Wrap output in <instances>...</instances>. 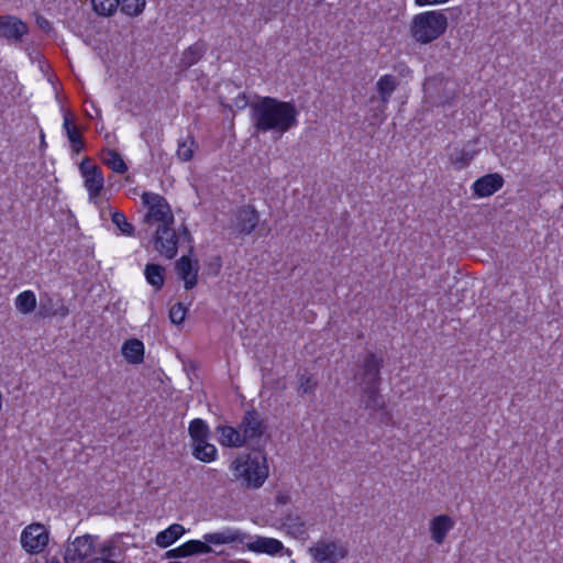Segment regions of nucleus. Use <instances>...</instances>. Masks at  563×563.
Returning <instances> with one entry per match:
<instances>
[{"label":"nucleus","instance_id":"nucleus-40","mask_svg":"<svg viewBox=\"0 0 563 563\" xmlns=\"http://www.w3.org/2000/svg\"><path fill=\"white\" fill-rule=\"evenodd\" d=\"M316 385L317 383L311 376H302L299 389L302 394H311L314 391Z\"/></svg>","mask_w":563,"mask_h":563},{"label":"nucleus","instance_id":"nucleus-15","mask_svg":"<svg viewBox=\"0 0 563 563\" xmlns=\"http://www.w3.org/2000/svg\"><path fill=\"white\" fill-rule=\"evenodd\" d=\"M503 186V176L498 173H492L476 179L472 185V190L475 197L486 198L500 190Z\"/></svg>","mask_w":563,"mask_h":563},{"label":"nucleus","instance_id":"nucleus-44","mask_svg":"<svg viewBox=\"0 0 563 563\" xmlns=\"http://www.w3.org/2000/svg\"><path fill=\"white\" fill-rule=\"evenodd\" d=\"M277 500H278L279 504H286L287 503V497L286 496H278Z\"/></svg>","mask_w":563,"mask_h":563},{"label":"nucleus","instance_id":"nucleus-26","mask_svg":"<svg viewBox=\"0 0 563 563\" xmlns=\"http://www.w3.org/2000/svg\"><path fill=\"white\" fill-rule=\"evenodd\" d=\"M185 533V528L179 523H173L157 533L155 542L159 548H167L176 542Z\"/></svg>","mask_w":563,"mask_h":563},{"label":"nucleus","instance_id":"nucleus-3","mask_svg":"<svg viewBox=\"0 0 563 563\" xmlns=\"http://www.w3.org/2000/svg\"><path fill=\"white\" fill-rule=\"evenodd\" d=\"M235 481L247 488L257 489L264 485L269 475L267 455L257 450L239 454L230 464Z\"/></svg>","mask_w":563,"mask_h":563},{"label":"nucleus","instance_id":"nucleus-13","mask_svg":"<svg viewBox=\"0 0 563 563\" xmlns=\"http://www.w3.org/2000/svg\"><path fill=\"white\" fill-rule=\"evenodd\" d=\"M455 527V520L449 515H438L429 520L428 529L431 540L441 545L444 543L448 534Z\"/></svg>","mask_w":563,"mask_h":563},{"label":"nucleus","instance_id":"nucleus-2","mask_svg":"<svg viewBox=\"0 0 563 563\" xmlns=\"http://www.w3.org/2000/svg\"><path fill=\"white\" fill-rule=\"evenodd\" d=\"M122 549L117 538L102 540L97 534H82L69 541L65 563H123Z\"/></svg>","mask_w":563,"mask_h":563},{"label":"nucleus","instance_id":"nucleus-14","mask_svg":"<svg viewBox=\"0 0 563 563\" xmlns=\"http://www.w3.org/2000/svg\"><path fill=\"white\" fill-rule=\"evenodd\" d=\"M27 25L14 15H0V37L18 42L27 34Z\"/></svg>","mask_w":563,"mask_h":563},{"label":"nucleus","instance_id":"nucleus-46","mask_svg":"<svg viewBox=\"0 0 563 563\" xmlns=\"http://www.w3.org/2000/svg\"><path fill=\"white\" fill-rule=\"evenodd\" d=\"M68 313V310L66 308H64L63 310V316L67 314Z\"/></svg>","mask_w":563,"mask_h":563},{"label":"nucleus","instance_id":"nucleus-45","mask_svg":"<svg viewBox=\"0 0 563 563\" xmlns=\"http://www.w3.org/2000/svg\"><path fill=\"white\" fill-rule=\"evenodd\" d=\"M183 235L184 238H189V232L186 228H183Z\"/></svg>","mask_w":563,"mask_h":563},{"label":"nucleus","instance_id":"nucleus-20","mask_svg":"<svg viewBox=\"0 0 563 563\" xmlns=\"http://www.w3.org/2000/svg\"><path fill=\"white\" fill-rule=\"evenodd\" d=\"M211 548L205 541L190 540L184 544L168 551V555L172 558H186L192 554L210 553Z\"/></svg>","mask_w":563,"mask_h":563},{"label":"nucleus","instance_id":"nucleus-4","mask_svg":"<svg viewBox=\"0 0 563 563\" xmlns=\"http://www.w3.org/2000/svg\"><path fill=\"white\" fill-rule=\"evenodd\" d=\"M448 26L449 19L443 10H428L412 16L408 32L415 43L428 45L444 35Z\"/></svg>","mask_w":563,"mask_h":563},{"label":"nucleus","instance_id":"nucleus-7","mask_svg":"<svg viewBox=\"0 0 563 563\" xmlns=\"http://www.w3.org/2000/svg\"><path fill=\"white\" fill-rule=\"evenodd\" d=\"M423 91L426 98L435 104H451L456 98V84L441 75H437L424 80Z\"/></svg>","mask_w":563,"mask_h":563},{"label":"nucleus","instance_id":"nucleus-31","mask_svg":"<svg viewBox=\"0 0 563 563\" xmlns=\"http://www.w3.org/2000/svg\"><path fill=\"white\" fill-rule=\"evenodd\" d=\"M15 308L23 314H29L36 308V296L32 290H24L15 298Z\"/></svg>","mask_w":563,"mask_h":563},{"label":"nucleus","instance_id":"nucleus-36","mask_svg":"<svg viewBox=\"0 0 563 563\" xmlns=\"http://www.w3.org/2000/svg\"><path fill=\"white\" fill-rule=\"evenodd\" d=\"M113 224L120 230L123 235L132 236L134 234V227L126 219L125 214L120 211H113L111 214Z\"/></svg>","mask_w":563,"mask_h":563},{"label":"nucleus","instance_id":"nucleus-29","mask_svg":"<svg viewBox=\"0 0 563 563\" xmlns=\"http://www.w3.org/2000/svg\"><path fill=\"white\" fill-rule=\"evenodd\" d=\"M203 541L209 544H228L236 541H241L239 531H222L214 533H206Z\"/></svg>","mask_w":563,"mask_h":563},{"label":"nucleus","instance_id":"nucleus-18","mask_svg":"<svg viewBox=\"0 0 563 563\" xmlns=\"http://www.w3.org/2000/svg\"><path fill=\"white\" fill-rule=\"evenodd\" d=\"M258 223V213L251 207H242L235 213L234 227L243 234H250Z\"/></svg>","mask_w":563,"mask_h":563},{"label":"nucleus","instance_id":"nucleus-6","mask_svg":"<svg viewBox=\"0 0 563 563\" xmlns=\"http://www.w3.org/2000/svg\"><path fill=\"white\" fill-rule=\"evenodd\" d=\"M142 201L147 209L144 216L145 223L157 227L174 224L175 218L170 206L163 196L155 192H143Z\"/></svg>","mask_w":563,"mask_h":563},{"label":"nucleus","instance_id":"nucleus-19","mask_svg":"<svg viewBox=\"0 0 563 563\" xmlns=\"http://www.w3.org/2000/svg\"><path fill=\"white\" fill-rule=\"evenodd\" d=\"M219 443L225 448H242L245 445L244 438L240 426L238 428L231 426H218Z\"/></svg>","mask_w":563,"mask_h":563},{"label":"nucleus","instance_id":"nucleus-8","mask_svg":"<svg viewBox=\"0 0 563 563\" xmlns=\"http://www.w3.org/2000/svg\"><path fill=\"white\" fill-rule=\"evenodd\" d=\"M48 542L49 532L46 527L40 522L30 523L20 534L21 547L29 554L42 553Z\"/></svg>","mask_w":563,"mask_h":563},{"label":"nucleus","instance_id":"nucleus-5","mask_svg":"<svg viewBox=\"0 0 563 563\" xmlns=\"http://www.w3.org/2000/svg\"><path fill=\"white\" fill-rule=\"evenodd\" d=\"M311 563H340L349 555V545L336 538H320L307 550Z\"/></svg>","mask_w":563,"mask_h":563},{"label":"nucleus","instance_id":"nucleus-22","mask_svg":"<svg viewBox=\"0 0 563 563\" xmlns=\"http://www.w3.org/2000/svg\"><path fill=\"white\" fill-rule=\"evenodd\" d=\"M398 86V81L394 75L386 74L376 81V90L379 96L383 108L389 102L394 91Z\"/></svg>","mask_w":563,"mask_h":563},{"label":"nucleus","instance_id":"nucleus-38","mask_svg":"<svg viewBox=\"0 0 563 563\" xmlns=\"http://www.w3.org/2000/svg\"><path fill=\"white\" fill-rule=\"evenodd\" d=\"M195 152V142L194 140H186L179 143L177 148V156L183 162H188L192 158Z\"/></svg>","mask_w":563,"mask_h":563},{"label":"nucleus","instance_id":"nucleus-41","mask_svg":"<svg viewBox=\"0 0 563 563\" xmlns=\"http://www.w3.org/2000/svg\"><path fill=\"white\" fill-rule=\"evenodd\" d=\"M36 24L38 27L45 32H48L51 30V23L44 16H37L36 18Z\"/></svg>","mask_w":563,"mask_h":563},{"label":"nucleus","instance_id":"nucleus-9","mask_svg":"<svg viewBox=\"0 0 563 563\" xmlns=\"http://www.w3.org/2000/svg\"><path fill=\"white\" fill-rule=\"evenodd\" d=\"M239 426L245 444L258 443L267 429L261 413L255 409L245 411Z\"/></svg>","mask_w":563,"mask_h":563},{"label":"nucleus","instance_id":"nucleus-10","mask_svg":"<svg viewBox=\"0 0 563 563\" xmlns=\"http://www.w3.org/2000/svg\"><path fill=\"white\" fill-rule=\"evenodd\" d=\"M80 174L84 178L85 188L88 192L89 200L97 202L103 186L104 178L101 169L93 165L89 158H85L79 165Z\"/></svg>","mask_w":563,"mask_h":563},{"label":"nucleus","instance_id":"nucleus-43","mask_svg":"<svg viewBox=\"0 0 563 563\" xmlns=\"http://www.w3.org/2000/svg\"><path fill=\"white\" fill-rule=\"evenodd\" d=\"M44 563H62L57 558L51 556L46 558Z\"/></svg>","mask_w":563,"mask_h":563},{"label":"nucleus","instance_id":"nucleus-12","mask_svg":"<svg viewBox=\"0 0 563 563\" xmlns=\"http://www.w3.org/2000/svg\"><path fill=\"white\" fill-rule=\"evenodd\" d=\"M382 363L383 358L375 353L365 356L360 376L361 387L379 385Z\"/></svg>","mask_w":563,"mask_h":563},{"label":"nucleus","instance_id":"nucleus-11","mask_svg":"<svg viewBox=\"0 0 563 563\" xmlns=\"http://www.w3.org/2000/svg\"><path fill=\"white\" fill-rule=\"evenodd\" d=\"M180 235L173 224L157 227L154 235V247L163 256L172 260L176 256Z\"/></svg>","mask_w":563,"mask_h":563},{"label":"nucleus","instance_id":"nucleus-28","mask_svg":"<svg viewBox=\"0 0 563 563\" xmlns=\"http://www.w3.org/2000/svg\"><path fill=\"white\" fill-rule=\"evenodd\" d=\"M165 269L158 264H147L144 269L146 282L156 290L162 289L165 283Z\"/></svg>","mask_w":563,"mask_h":563},{"label":"nucleus","instance_id":"nucleus-33","mask_svg":"<svg viewBox=\"0 0 563 563\" xmlns=\"http://www.w3.org/2000/svg\"><path fill=\"white\" fill-rule=\"evenodd\" d=\"M205 53V45L202 43H195L189 46L181 55L180 65L188 68L202 57Z\"/></svg>","mask_w":563,"mask_h":563},{"label":"nucleus","instance_id":"nucleus-32","mask_svg":"<svg viewBox=\"0 0 563 563\" xmlns=\"http://www.w3.org/2000/svg\"><path fill=\"white\" fill-rule=\"evenodd\" d=\"M188 431H189L192 443H196L198 441L202 442V440H209V434H210L209 426L202 419H198V418L194 419L189 423Z\"/></svg>","mask_w":563,"mask_h":563},{"label":"nucleus","instance_id":"nucleus-37","mask_svg":"<svg viewBox=\"0 0 563 563\" xmlns=\"http://www.w3.org/2000/svg\"><path fill=\"white\" fill-rule=\"evenodd\" d=\"M146 0H120L121 11L130 16L139 15L143 12Z\"/></svg>","mask_w":563,"mask_h":563},{"label":"nucleus","instance_id":"nucleus-34","mask_svg":"<svg viewBox=\"0 0 563 563\" xmlns=\"http://www.w3.org/2000/svg\"><path fill=\"white\" fill-rule=\"evenodd\" d=\"M476 152L468 148L455 150L450 154V162L456 169H463L475 157Z\"/></svg>","mask_w":563,"mask_h":563},{"label":"nucleus","instance_id":"nucleus-27","mask_svg":"<svg viewBox=\"0 0 563 563\" xmlns=\"http://www.w3.org/2000/svg\"><path fill=\"white\" fill-rule=\"evenodd\" d=\"M192 455L201 462L211 463L217 460L218 450L208 440H202V442L192 443Z\"/></svg>","mask_w":563,"mask_h":563},{"label":"nucleus","instance_id":"nucleus-17","mask_svg":"<svg viewBox=\"0 0 563 563\" xmlns=\"http://www.w3.org/2000/svg\"><path fill=\"white\" fill-rule=\"evenodd\" d=\"M282 528L285 532L300 541H306L309 538V532L306 521L298 515L288 514L282 520Z\"/></svg>","mask_w":563,"mask_h":563},{"label":"nucleus","instance_id":"nucleus-24","mask_svg":"<svg viewBox=\"0 0 563 563\" xmlns=\"http://www.w3.org/2000/svg\"><path fill=\"white\" fill-rule=\"evenodd\" d=\"M362 400L365 409L377 412L385 408V400L378 393V386H365L362 387Z\"/></svg>","mask_w":563,"mask_h":563},{"label":"nucleus","instance_id":"nucleus-1","mask_svg":"<svg viewBox=\"0 0 563 563\" xmlns=\"http://www.w3.org/2000/svg\"><path fill=\"white\" fill-rule=\"evenodd\" d=\"M251 120L257 133L284 135L298 125L299 112L295 103L273 97H261L250 106Z\"/></svg>","mask_w":563,"mask_h":563},{"label":"nucleus","instance_id":"nucleus-42","mask_svg":"<svg viewBox=\"0 0 563 563\" xmlns=\"http://www.w3.org/2000/svg\"><path fill=\"white\" fill-rule=\"evenodd\" d=\"M235 104H236V107H239V108H243V107H245V106H246V99H245V96H244V95H243V96L239 95V97L236 98Z\"/></svg>","mask_w":563,"mask_h":563},{"label":"nucleus","instance_id":"nucleus-25","mask_svg":"<svg viewBox=\"0 0 563 563\" xmlns=\"http://www.w3.org/2000/svg\"><path fill=\"white\" fill-rule=\"evenodd\" d=\"M122 355L131 364H139L144 357V344L137 339H130L122 345Z\"/></svg>","mask_w":563,"mask_h":563},{"label":"nucleus","instance_id":"nucleus-30","mask_svg":"<svg viewBox=\"0 0 563 563\" xmlns=\"http://www.w3.org/2000/svg\"><path fill=\"white\" fill-rule=\"evenodd\" d=\"M102 162L114 173L124 174L128 170V166L123 161L122 156L114 150H107L102 153Z\"/></svg>","mask_w":563,"mask_h":563},{"label":"nucleus","instance_id":"nucleus-39","mask_svg":"<svg viewBox=\"0 0 563 563\" xmlns=\"http://www.w3.org/2000/svg\"><path fill=\"white\" fill-rule=\"evenodd\" d=\"M186 308L183 303H176L169 309V319L174 324H180L185 320Z\"/></svg>","mask_w":563,"mask_h":563},{"label":"nucleus","instance_id":"nucleus-16","mask_svg":"<svg viewBox=\"0 0 563 563\" xmlns=\"http://www.w3.org/2000/svg\"><path fill=\"white\" fill-rule=\"evenodd\" d=\"M199 265L197 261H192L189 256H181L176 262V273L184 282L185 289H192L198 283Z\"/></svg>","mask_w":563,"mask_h":563},{"label":"nucleus","instance_id":"nucleus-35","mask_svg":"<svg viewBox=\"0 0 563 563\" xmlns=\"http://www.w3.org/2000/svg\"><path fill=\"white\" fill-rule=\"evenodd\" d=\"M120 0H91L93 11L101 16H111L118 9Z\"/></svg>","mask_w":563,"mask_h":563},{"label":"nucleus","instance_id":"nucleus-21","mask_svg":"<svg viewBox=\"0 0 563 563\" xmlns=\"http://www.w3.org/2000/svg\"><path fill=\"white\" fill-rule=\"evenodd\" d=\"M63 130L70 143L71 150L79 153L84 148V141L80 131L75 125L70 112L64 113Z\"/></svg>","mask_w":563,"mask_h":563},{"label":"nucleus","instance_id":"nucleus-23","mask_svg":"<svg viewBox=\"0 0 563 563\" xmlns=\"http://www.w3.org/2000/svg\"><path fill=\"white\" fill-rule=\"evenodd\" d=\"M283 548V543L279 540L265 537H258L247 544V549L253 552L271 555L279 553Z\"/></svg>","mask_w":563,"mask_h":563}]
</instances>
